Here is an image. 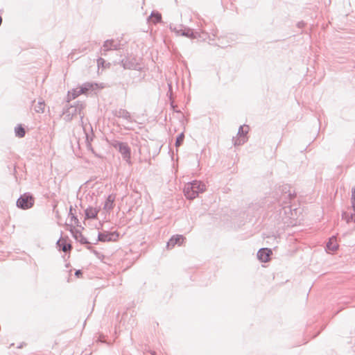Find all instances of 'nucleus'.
<instances>
[{
  "label": "nucleus",
  "mask_w": 355,
  "mask_h": 355,
  "mask_svg": "<svg viewBox=\"0 0 355 355\" xmlns=\"http://www.w3.org/2000/svg\"><path fill=\"white\" fill-rule=\"evenodd\" d=\"M206 190L205 184L200 180H193L184 185L183 191L185 197L189 200H193L198 196L199 193Z\"/></svg>",
  "instance_id": "1"
},
{
  "label": "nucleus",
  "mask_w": 355,
  "mask_h": 355,
  "mask_svg": "<svg viewBox=\"0 0 355 355\" xmlns=\"http://www.w3.org/2000/svg\"><path fill=\"white\" fill-rule=\"evenodd\" d=\"M85 107V104L80 101H76L74 105L66 104L63 110V115L67 121H70L72 118L78 114L80 115V121L83 123L84 114L83 110Z\"/></svg>",
  "instance_id": "2"
},
{
  "label": "nucleus",
  "mask_w": 355,
  "mask_h": 355,
  "mask_svg": "<svg viewBox=\"0 0 355 355\" xmlns=\"http://www.w3.org/2000/svg\"><path fill=\"white\" fill-rule=\"evenodd\" d=\"M110 145L119 150L123 159L127 162V164L129 165L132 164L131 149L127 143L114 139L110 142Z\"/></svg>",
  "instance_id": "3"
},
{
  "label": "nucleus",
  "mask_w": 355,
  "mask_h": 355,
  "mask_svg": "<svg viewBox=\"0 0 355 355\" xmlns=\"http://www.w3.org/2000/svg\"><path fill=\"white\" fill-rule=\"evenodd\" d=\"M281 195L279 198V203L290 204L291 201L296 196L295 191H291V187L288 184H284L279 189Z\"/></svg>",
  "instance_id": "4"
},
{
  "label": "nucleus",
  "mask_w": 355,
  "mask_h": 355,
  "mask_svg": "<svg viewBox=\"0 0 355 355\" xmlns=\"http://www.w3.org/2000/svg\"><path fill=\"white\" fill-rule=\"evenodd\" d=\"M123 46L121 41L116 42L114 39L106 40L104 41L100 52L101 55L106 56L108 51H119L122 49Z\"/></svg>",
  "instance_id": "5"
},
{
  "label": "nucleus",
  "mask_w": 355,
  "mask_h": 355,
  "mask_svg": "<svg viewBox=\"0 0 355 355\" xmlns=\"http://www.w3.org/2000/svg\"><path fill=\"white\" fill-rule=\"evenodd\" d=\"M35 200L32 194L25 193L19 196L16 202V205L21 209H28L34 205Z\"/></svg>",
  "instance_id": "6"
},
{
  "label": "nucleus",
  "mask_w": 355,
  "mask_h": 355,
  "mask_svg": "<svg viewBox=\"0 0 355 355\" xmlns=\"http://www.w3.org/2000/svg\"><path fill=\"white\" fill-rule=\"evenodd\" d=\"M281 208L279 209V218L284 223H288V220L293 218V213L291 209V207L289 204L279 203Z\"/></svg>",
  "instance_id": "7"
},
{
  "label": "nucleus",
  "mask_w": 355,
  "mask_h": 355,
  "mask_svg": "<svg viewBox=\"0 0 355 355\" xmlns=\"http://www.w3.org/2000/svg\"><path fill=\"white\" fill-rule=\"evenodd\" d=\"M120 64L123 67L124 69L141 71L142 69L135 58H123L121 60Z\"/></svg>",
  "instance_id": "8"
},
{
  "label": "nucleus",
  "mask_w": 355,
  "mask_h": 355,
  "mask_svg": "<svg viewBox=\"0 0 355 355\" xmlns=\"http://www.w3.org/2000/svg\"><path fill=\"white\" fill-rule=\"evenodd\" d=\"M119 236L118 232H98V241L101 242L116 241Z\"/></svg>",
  "instance_id": "9"
},
{
  "label": "nucleus",
  "mask_w": 355,
  "mask_h": 355,
  "mask_svg": "<svg viewBox=\"0 0 355 355\" xmlns=\"http://www.w3.org/2000/svg\"><path fill=\"white\" fill-rule=\"evenodd\" d=\"M202 34H204L203 32L200 33L197 31H195L189 27H186L184 26L182 29V32L180 33L181 36H184L191 39H199L204 40L205 38L202 37Z\"/></svg>",
  "instance_id": "10"
},
{
  "label": "nucleus",
  "mask_w": 355,
  "mask_h": 355,
  "mask_svg": "<svg viewBox=\"0 0 355 355\" xmlns=\"http://www.w3.org/2000/svg\"><path fill=\"white\" fill-rule=\"evenodd\" d=\"M258 259L263 263L268 262L270 259L272 250L269 248H261L257 252Z\"/></svg>",
  "instance_id": "11"
},
{
  "label": "nucleus",
  "mask_w": 355,
  "mask_h": 355,
  "mask_svg": "<svg viewBox=\"0 0 355 355\" xmlns=\"http://www.w3.org/2000/svg\"><path fill=\"white\" fill-rule=\"evenodd\" d=\"M70 232L72 234L73 237L81 244H89L88 240L83 235L79 230H76L74 227L71 226L70 228Z\"/></svg>",
  "instance_id": "12"
},
{
  "label": "nucleus",
  "mask_w": 355,
  "mask_h": 355,
  "mask_svg": "<svg viewBox=\"0 0 355 355\" xmlns=\"http://www.w3.org/2000/svg\"><path fill=\"white\" fill-rule=\"evenodd\" d=\"M185 238L183 235L176 234L173 235L166 243L167 249L173 248L175 245H180Z\"/></svg>",
  "instance_id": "13"
},
{
  "label": "nucleus",
  "mask_w": 355,
  "mask_h": 355,
  "mask_svg": "<svg viewBox=\"0 0 355 355\" xmlns=\"http://www.w3.org/2000/svg\"><path fill=\"white\" fill-rule=\"evenodd\" d=\"M97 84L94 83H85L79 87L78 92L87 94L89 92L94 91L96 89Z\"/></svg>",
  "instance_id": "14"
},
{
  "label": "nucleus",
  "mask_w": 355,
  "mask_h": 355,
  "mask_svg": "<svg viewBox=\"0 0 355 355\" xmlns=\"http://www.w3.org/2000/svg\"><path fill=\"white\" fill-rule=\"evenodd\" d=\"M114 115L118 118H123L130 122H132L130 113L125 109L121 108L115 110Z\"/></svg>",
  "instance_id": "15"
},
{
  "label": "nucleus",
  "mask_w": 355,
  "mask_h": 355,
  "mask_svg": "<svg viewBox=\"0 0 355 355\" xmlns=\"http://www.w3.org/2000/svg\"><path fill=\"white\" fill-rule=\"evenodd\" d=\"M98 210L96 209L89 207L85 210V219H95L97 218Z\"/></svg>",
  "instance_id": "16"
},
{
  "label": "nucleus",
  "mask_w": 355,
  "mask_h": 355,
  "mask_svg": "<svg viewBox=\"0 0 355 355\" xmlns=\"http://www.w3.org/2000/svg\"><path fill=\"white\" fill-rule=\"evenodd\" d=\"M56 244L59 248V250H61L64 252L71 249V244L68 243L64 239H59Z\"/></svg>",
  "instance_id": "17"
},
{
  "label": "nucleus",
  "mask_w": 355,
  "mask_h": 355,
  "mask_svg": "<svg viewBox=\"0 0 355 355\" xmlns=\"http://www.w3.org/2000/svg\"><path fill=\"white\" fill-rule=\"evenodd\" d=\"M148 19L154 24H157L162 21V15L158 11H152Z\"/></svg>",
  "instance_id": "18"
},
{
  "label": "nucleus",
  "mask_w": 355,
  "mask_h": 355,
  "mask_svg": "<svg viewBox=\"0 0 355 355\" xmlns=\"http://www.w3.org/2000/svg\"><path fill=\"white\" fill-rule=\"evenodd\" d=\"M115 200V197L112 195H109L105 202V205L103 207L104 209L111 210L114 207V202Z\"/></svg>",
  "instance_id": "19"
},
{
  "label": "nucleus",
  "mask_w": 355,
  "mask_h": 355,
  "mask_svg": "<svg viewBox=\"0 0 355 355\" xmlns=\"http://www.w3.org/2000/svg\"><path fill=\"white\" fill-rule=\"evenodd\" d=\"M79 87L75 89H72L71 91L68 92L67 94V102L69 103L71 99H74L78 97L79 95L83 94V93L78 92Z\"/></svg>",
  "instance_id": "20"
},
{
  "label": "nucleus",
  "mask_w": 355,
  "mask_h": 355,
  "mask_svg": "<svg viewBox=\"0 0 355 355\" xmlns=\"http://www.w3.org/2000/svg\"><path fill=\"white\" fill-rule=\"evenodd\" d=\"M15 134L17 137L23 138L26 135L25 128L21 124H18L15 128Z\"/></svg>",
  "instance_id": "21"
},
{
  "label": "nucleus",
  "mask_w": 355,
  "mask_h": 355,
  "mask_svg": "<svg viewBox=\"0 0 355 355\" xmlns=\"http://www.w3.org/2000/svg\"><path fill=\"white\" fill-rule=\"evenodd\" d=\"M327 250L331 251H335L338 249V245L336 243V241L331 238L327 243Z\"/></svg>",
  "instance_id": "22"
},
{
  "label": "nucleus",
  "mask_w": 355,
  "mask_h": 355,
  "mask_svg": "<svg viewBox=\"0 0 355 355\" xmlns=\"http://www.w3.org/2000/svg\"><path fill=\"white\" fill-rule=\"evenodd\" d=\"M248 139L246 137H238L236 138H233V142H234V145L235 146H241L243 144H244L246 141H247Z\"/></svg>",
  "instance_id": "23"
},
{
  "label": "nucleus",
  "mask_w": 355,
  "mask_h": 355,
  "mask_svg": "<svg viewBox=\"0 0 355 355\" xmlns=\"http://www.w3.org/2000/svg\"><path fill=\"white\" fill-rule=\"evenodd\" d=\"M342 218L345 219L347 223L351 221L355 222V213L349 215L347 212H343L342 214Z\"/></svg>",
  "instance_id": "24"
},
{
  "label": "nucleus",
  "mask_w": 355,
  "mask_h": 355,
  "mask_svg": "<svg viewBox=\"0 0 355 355\" xmlns=\"http://www.w3.org/2000/svg\"><path fill=\"white\" fill-rule=\"evenodd\" d=\"M86 135V144H87V148L88 150H91L92 152L94 151L92 147V144H91V142L93 140V137H94V134L93 132H92V134L91 135H89L88 133H85Z\"/></svg>",
  "instance_id": "25"
},
{
  "label": "nucleus",
  "mask_w": 355,
  "mask_h": 355,
  "mask_svg": "<svg viewBox=\"0 0 355 355\" xmlns=\"http://www.w3.org/2000/svg\"><path fill=\"white\" fill-rule=\"evenodd\" d=\"M183 27H184V25H182V24H180L178 26H173V24H170V26H169V28L173 32L175 33V34L177 35H180V33L182 32V29Z\"/></svg>",
  "instance_id": "26"
},
{
  "label": "nucleus",
  "mask_w": 355,
  "mask_h": 355,
  "mask_svg": "<svg viewBox=\"0 0 355 355\" xmlns=\"http://www.w3.org/2000/svg\"><path fill=\"white\" fill-rule=\"evenodd\" d=\"M44 102L38 101L37 105L35 106V111L37 113H43L44 112Z\"/></svg>",
  "instance_id": "27"
},
{
  "label": "nucleus",
  "mask_w": 355,
  "mask_h": 355,
  "mask_svg": "<svg viewBox=\"0 0 355 355\" xmlns=\"http://www.w3.org/2000/svg\"><path fill=\"white\" fill-rule=\"evenodd\" d=\"M184 132H181L176 137L175 144V146L179 147L180 146H181L184 141Z\"/></svg>",
  "instance_id": "28"
},
{
  "label": "nucleus",
  "mask_w": 355,
  "mask_h": 355,
  "mask_svg": "<svg viewBox=\"0 0 355 355\" xmlns=\"http://www.w3.org/2000/svg\"><path fill=\"white\" fill-rule=\"evenodd\" d=\"M97 64L98 67H101L103 68H105L107 66H110V63H107L106 60H104L103 58H98L97 59Z\"/></svg>",
  "instance_id": "29"
},
{
  "label": "nucleus",
  "mask_w": 355,
  "mask_h": 355,
  "mask_svg": "<svg viewBox=\"0 0 355 355\" xmlns=\"http://www.w3.org/2000/svg\"><path fill=\"white\" fill-rule=\"evenodd\" d=\"M248 132V130H244L243 127L241 125L239 128V131L237 133L238 137H246L247 133Z\"/></svg>",
  "instance_id": "30"
},
{
  "label": "nucleus",
  "mask_w": 355,
  "mask_h": 355,
  "mask_svg": "<svg viewBox=\"0 0 355 355\" xmlns=\"http://www.w3.org/2000/svg\"><path fill=\"white\" fill-rule=\"evenodd\" d=\"M71 220L73 221L77 227H81V225H80V222L78 220V217H77V216L76 214L72 215L71 216Z\"/></svg>",
  "instance_id": "31"
},
{
  "label": "nucleus",
  "mask_w": 355,
  "mask_h": 355,
  "mask_svg": "<svg viewBox=\"0 0 355 355\" xmlns=\"http://www.w3.org/2000/svg\"><path fill=\"white\" fill-rule=\"evenodd\" d=\"M87 248L88 250H91V252H92L94 254H95L98 258H100V255H101V254H100L98 251H96V250L93 249V248H92V247L89 244V245H87Z\"/></svg>",
  "instance_id": "32"
},
{
  "label": "nucleus",
  "mask_w": 355,
  "mask_h": 355,
  "mask_svg": "<svg viewBox=\"0 0 355 355\" xmlns=\"http://www.w3.org/2000/svg\"><path fill=\"white\" fill-rule=\"evenodd\" d=\"M83 275V272L81 270H77L75 272V276L78 278L80 277Z\"/></svg>",
  "instance_id": "33"
},
{
  "label": "nucleus",
  "mask_w": 355,
  "mask_h": 355,
  "mask_svg": "<svg viewBox=\"0 0 355 355\" xmlns=\"http://www.w3.org/2000/svg\"><path fill=\"white\" fill-rule=\"evenodd\" d=\"M305 22L303 21H299L297 24V26L299 28H302L304 27L305 26Z\"/></svg>",
  "instance_id": "34"
},
{
  "label": "nucleus",
  "mask_w": 355,
  "mask_h": 355,
  "mask_svg": "<svg viewBox=\"0 0 355 355\" xmlns=\"http://www.w3.org/2000/svg\"><path fill=\"white\" fill-rule=\"evenodd\" d=\"M351 200H352V207L354 211H355V198H352Z\"/></svg>",
  "instance_id": "35"
},
{
  "label": "nucleus",
  "mask_w": 355,
  "mask_h": 355,
  "mask_svg": "<svg viewBox=\"0 0 355 355\" xmlns=\"http://www.w3.org/2000/svg\"><path fill=\"white\" fill-rule=\"evenodd\" d=\"M72 211H73V207H72V206H70V207H69V217H71L72 215H74V214H73V213L72 212Z\"/></svg>",
  "instance_id": "36"
},
{
  "label": "nucleus",
  "mask_w": 355,
  "mask_h": 355,
  "mask_svg": "<svg viewBox=\"0 0 355 355\" xmlns=\"http://www.w3.org/2000/svg\"><path fill=\"white\" fill-rule=\"evenodd\" d=\"M55 205L53 207V211L55 213V217L59 218L60 216H59V212L58 210L55 211Z\"/></svg>",
  "instance_id": "37"
},
{
  "label": "nucleus",
  "mask_w": 355,
  "mask_h": 355,
  "mask_svg": "<svg viewBox=\"0 0 355 355\" xmlns=\"http://www.w3.org/2000/svg\"><path fill=\"white\" fill-rule=\"evenodd\" d=\"M352 198H355V188L352 189Z\"/></svg>",
  "instance_id": "38"
},
{
  "label": "nucleus",
  "mask_w": 355,
  "mask_h": 355,
  "mask_svg": "<svg viewBox=\"0 0 355 355\" xmlns=\"http://www.w3.org/2000/svg\"><path fill=\"white\" fill-rule=\"evenodd\" d=\"M1 24H2V17H1V16L0 15V26L1 25Z\"/></svg>",
  "instance_id": "39"
}]
</instances>
